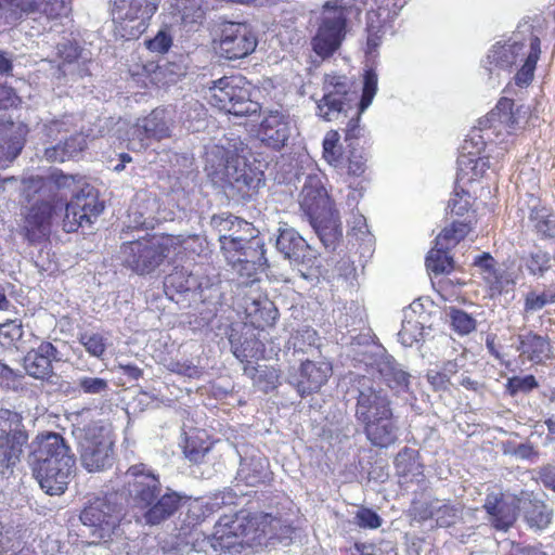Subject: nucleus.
<instances>
[{
	"label": "nucleus",
	"mask_w": 555,
	"mask_h": 555,
	"mask_svg": "<svg viewBox=\"0 0 555 555\" xmlns=\"http://www.w3.org/2000/svg\"><path fill=\"white\" fill-rule=\"evenodd\" d=\"M28 463L42 490L60 495L67 489L76 470V457L57 433L38 435L29 443Z\"/></svg>",
	"instance_id": "f257e3e1"
},
{
	"label": "nucleus",
	"mask_w": 555,
	"mask_h": 555,
	"mask_svg": "<svg viewBox=\"0 0 555 555\" xmlns=\"http://www.w3.org/2000/svg\"><path fill=\"white\" fill-rule=\"evenodd\" d=\"M205 171L214 185L234 199H250L264 184L263 172L248 165L245 156L229 157L220 146L207 152Z\"/></svg>",
	"instance_id": "f03ea898"
},
{
	"label": "nucleus",
	"mask_w": 555,
	"mask_h": 555,
	"mask_svg": "<svg viewBox=\"0 0 555 555\" xmlns=\"http://www.w3.org/2000/svg\"><path fill=\"white\" fill-rule=\"evenodd\" d=\"M301 206L308 211L310 224L327 249H335L343 236L338 211L318 179L310 178L301 190Z\"/></svg>",
	"instance_id": "7ed1b4c3"
},
{
	"label": "nucleus",
	"mask_w": 555,
	"mask_h": 555,
	"mask_svg": "<svg viewBox=\"0 0 555 555\" xmlns=\"http://www.w3.org/2000/svg\"><path fill=\"white\" fill-rule=\"evenodd\" d=\"M76 439L81 466L89 473H100L114 464V439L108 427L91 423L77 429Z\"/></svg>",
	"instance_id": "20e7f679"
},
{
	"label": "nucleus",
	"mask_w": 555,
	"mask_h": 555,
	"mask_svg": "<svg viewBox=\"0 0 555 555\" xmlns=\"http://www.w3.org/2000/svg\"><path fill=\"white\" fill-rule=\"evenodd\" d=\"M210 103L235 115L247 116L260 112L258 102L250 99V83L242 76L222 77L209 86Z\"/></svg>",
	"instance_id": "39448f33"
},
{
	"label": "nucleus",
	"mask_w": 555,
	"mask_h": 555,
	"mask_svg": "<svg viewBox=\"0 0 555 555\" xmlns=\"http://www.w3.org/2000/svg\"><path fill=\"white\" fill-rule=\"evenodd\" d=\"M346 395L357 401L354 417L362 425L392 411L388 396L367 376L350 375Z\"/></svg>",
	"instance_id": "423d86ee"
},
{
	"label": "nucleus",
	"mask_w": 555,
	"mask_h": 555,
	"mask_svg": "<svg viewBox=\"0 0 555 555\" xmlns=\"http://www.w3.org/2000/svg\"><path fill=\"white\" fill-rule=\"evenodd\" d=\"M169 254V245L157 237H143L122 243L119 250L121 264L138 275L153 273Z\"/></svg>",
	"instance_id": "0eeeda50"
},
{
	"label": "nucleus",
	"mask_w": 555,
	"mask_h": 555,
	"mask_svg": "<svg viewBox=\"0 0 555 555\" xmlns=\"http://www.w3.org/2000/svg\"><path fill=\"white\" fill-rule=\"evenodd\" d=\"M155 10L147 0H114L112 15L116 31L126 40L139 38Z\"/></svg>",
	"instance_id": "6e6552de"
},
{
	"label": "nucleus",
	"mask_w": 555,
	"mask_h": 555,
	"mask_svg": "<svg viewBox=\"0 0 555 555\" xmlns=\"http://www.w3.org/2000/svg\"><path fill=\"white\" fill-rule=\"evenodd\" d=\"M115 509L105 498H96L81 511L82 533L91 539L90 543H99L111 537L118 521Z\"/></svg>",
	"instance_id": "1a4fd4ad"
},
{
	"label": "nucleus",
	"mask_w": 555,
	"mask_h": 555,
	"mask_svg": "<svg viewBox=\"0 0 555 555\" xmlns=\"http://www.w3.org/2000/svg\"><path fill=\"white\" fill-rule=\"evenodd\" d=\"M231 253H227L224 258L227 262L242 276L251 278L258 271H264L268 268L264 243L262 238L250 235L240 242L237 247Z\"/></svg>",
	"instance_id": "9d476101"
},
{
	"label": "nucleus",
	"mask_w": 555,
	"mask_h": 555,
	"mask_svg": "<svg viewBox=\"0 0 555 555\" xmlns=\"http://www.w3.org/2000/svg\"><path fill=\"white\" fill-rule=\"evenodd\" d=\"M347 16L341 11L322 7L321 23L312 40L317 54L326 57L340 47L347 31Z\"/></svg>",
	"instance_id": "9b49d317"
},
{
	"label": "nucleus",
	"mask_w": 555,
	"mask_h": 555,
	"mask_svg": "<svg viewBox=\"0 0 555 555\" xmlns=\"http://www.w3.org/2000/svg\"><path fill=\"white\" fill-rule=\"evenodd\" d=\"M275 248L282 257L295 266L311 268L318 261V253L286 222H279Z\"/></svg>",
	"instance_id": "f8f14e48"
},
{
	"label": "nucleus",
	"mask_w": 555,
	"mask_h": 555,
	"mask_svg": "<svg viewBox=\"0 0 555 555\" xmlns=\"http://www.w3.org/2000/svg\"><path fill=\"white\" fill-rule=\"evenodd\" d=\"M257 47V37L245 23L224 22L221 26L219 51L228 60L249 55Z\"/></svg>",
	"instance_id": "ddd939ff"
},
{
	"label": "nucleus",
	"mask_w": 555,
	"mask_h": 555,
	"mask_svg": "<svg viewBox=\"0 0 555 555\" xmlns=\"http://www.w3.org/2000/svg\"><path fill=\"white\" fill-rule=\"evenodd\" d=\"M168 137H170V121L167 112L164 108H155L131 127L128 149L132 151L145 150L151 139L162 140Z\"/></svg>",
	"instance_id": "4468645a"
},
{
	"label": "nucleus",
	"mask_w": 555,
	"mask_h": 555,
	"mask_svg": "<svg viewBox=\"0 0 555 555\" xmlns=\"http://www.w3.org/2000/svg\"><path fill=\"white\" fill-rule=\"evenodd\" d=\"M125 489L135 506L146 508L160 493L158 478L145 472L144 464L133 465L125 473Z\"/></svg>",
	"instance_id": "2eb2a0df"
},
{
	"label": "nucleus",
	"mask_w": 555,
	"mask_h": 555,
	"mask_svg": "<svg viewBox=\"0 0 555 555\" xmlns=\"http://www.w3.org/2000/svg\"><path fill=\"white\" fill-rule=\"evenodd\" d=\"M325 93L318 102V114L323 119L332 121L340 115L347 117L352 101L348 83L345 77H327L325 79Z\"/></svg>",
	"instance_id": "dca6fc26"
},
{
	"label": "nucleus",
	"mask_w": 555,
	"mask_h": 555,
	"mask_svg": "<svg viewBox=\"0 0 555 555\" xmlns=\"http://www.w3.org/2000/svg\"><path fill=\"white\" fill-rule=\"evenodd\" d=\"M331 375L330 362L306 360L296 373L288 376V383L304 397L319 391Z\"/></svg>",
	"instance_id": "f3484780"
},
{
	"label": "nucleus",
	"mask_w": 555,
	"mask_h": 555,
	"mask_svg": "<svg viewBox=\"0 0 555 555\" xmlns=\"http://www.w3.org/2000/svg\"><path fill=\"white\" fill-rule=\"evenodd\" d=\"M210 228L218 234L220 249L223 256L233 251L247 232L254 229L250 223L230 214L214 215L210 219Z\"/></svg>",
	"instance_id": "a211bd4d"
},
{
	"label": "nucleus",
	"mask_w": 555,
	"mask_h": 555,
	"mask_svg": "<svg viewBox=\"0 0 555 555\" xmlns=\"http://www.w3.org/2000/svg\"><path fill=\"white\" fill-rule=\"evenodd\" d=\"M56 216L50 203L36 202L25 215L21 234L31 245L41 243L49 236L51 220Z\"/></svg>",
	"instance_id": "6ab92c4d"
},
{
	"label": "nucleus",
	"mask_w": 555,
	"mask_h": 555,
	"mask_svg": "<svg viewBox=\"0 0 555 555\" xmlns=\"http://www.w3.org/2000/svg\"><path fill=\"white\" fill-rule=\"evenodd\" d=\"M56 347L50 341H41L23 358L25 372L36 379L50 380L54 376L53 361H60Z\"/></svg>",
	"instance_id": "aec40b11"
},
{
	"label": "nucleus",
	"mask_w": 555,
	"mask_h": 555,
	"mask_svg": "<svg viewBox=\"0 0 555 555\" xmlns=\"http://www.w3.org/2000/svg\"><path fill=\"white\" fill-rule=\"evenodd\" d=\"M519 495L489 494L483 504L490 516V521L498 530L506 531L517 519Z\"/></svg>",
	"instance_id": "412c9836"
},
{
	"label": "nucleus",
	"mask_w": 555,
	"mask_h": 555,
	"mask_svg": "<svg viewBox=\"0 0 555 555\" xmlns=\"http://www.w3.org/2000/svg\"><path fill=\"white\" fill-rule=\"evenodd\" d=\"M291 132L289 116L280 111H270L261 121L259 138L267 146L279 151L285 146Z\"/></svg>",
	"instance_id": "4be33fe9"
},
{
	"label": "nucleus",
	"mask_w": 555,
	"mask_h": 555,
	"mask_svg": "<svg viewBox=\"0 0 555 555\" xmlns=\"http://www.w3.org/2000/svg\"><path fill=\"white\" fill-rule=\"evenodd\" d=\"M518 501L519 508L524 512V517L531 528L542 530L551 524L553 509L532 492L521 491Z\"/></svg>",
	"instance_id": "5701e85b"
},
{
	"label": "nucleus",
	"mask_w": 555,
	"mask_h": 555,
	"mask_svg": "<svg viewBox=\"0 0 555 555\" xmlns=\"http://www.w3.org/2000/svg\"><path fill=\"white\" fill-rule=\"evenodd\" d=\"M367 440L375 447L388 448L398 439V426L392 411L382 417L363 424Z\"/></svg>",
	"instance_id": "b1692460"
},
{
	"label": "nucleus",
	"mask_w": 555,
	"mask_h": 555,
	"mask_svg": "<svg viewBox=\"0 0 555 555\" xmlns=\"http://www.w3.org/2000/svg\"><path fill=\"white\" fill-rule=\"evenodd\" d=\"M275 519L269 514L250 515L245 513L244 533L237 541L240 545H261L266 538H271Z\"/></svg>",
	"instance_id": "393cba45"
},
{
	"label": "nucleus",
	"mask_w": 555,
	"mask_h": 555,
	"mask_svg": "<svg viewBox=\"0 0 555 555\" xmlns=\"http://www.w3.org/2000/svg\"><path fill=\"white\" fill-rule=\"evenodd\" d=\"M272 473L269 463L261 455H253L241 460L240 467L236 473V479L247 486L256 487L270 481Z\"/></svg>",
	"instance_id": "a878e982"
},
{
	"label": "nucleus",
	"mask_w": 555,
	"mask_h": 555,
	"mask_svg": "<svg viewBox=\"0 0 555 555\" xmlns=\"http://www.w3.org/2000/svg\"><path fill=\"white\" fill-rule=\"evenodd\" d=\"M48 176H31L23 179L24 193L28 201L35 198L38 195L37 202H48L53 207V211L57 215L59 211L63 210V206L66 201H60V192L56 188H48Z\"/></svg>",
	"instance_id": "bb28decb"
},
{
	"label": "nucleus",
	"mask_w": 555,
	"mask_h": 555,
	"mask_svg": "<svg viewBox=\"0 0 555 555\" xmlns=\"http://www.w3.org/2000/svg\"><path fill=\"white\" fill-rule=\"evenodd\" d=\"M12 5L28 15L46 16L49 20L66 15L68 0H11Z\"/></svg>",
	"instance_id": "cd10ccee"
},
{
	"label": "nucleus",
	"mask_w": 555,
	"mask_h": 555,
	"mask_svg": "<svg viewBox=\"0 0 555 555\" xmlns=\"http://www.w3.org/2000/svg\"><path fill=\"white\" fill-rule=\"evenodd\" d=\"M182 498L177 492H167L146 507L143 515L146 524L151 526L159 525L170 518L180 507Z\"/></svg>",
	"instance_id": "c85d7f7f"
},
{
	"label": "nucleus",
	"mask_w": 555,
	"mask_h": 555,
	"mask_svg": "<svg viewBox=\"0 0 555 555\" xmlns=\"http://www.w3.org/2000/svg\"><path fill=\"white\" fill-rule=\"evenodd\" d=\"M14 428V433H9L5 438L0 439V467H10L15 465L23 453V448L28 443V434L26 428Z\"/></svg>",
	"instance_id": "c756f323"
},
{
	"label": "nucleus",
	"mask_w": 555,
	"mask_h": 555,
	"mask_svg": "<svg viewBox=\"0 0 555 555\" xmlns=\"http://www.w3.org/2000/svg\"><path fill=\"white\" fill-rule=\"evenodd\" d=\"M374 365L379 376L390 388L398 390L409 388L410 374L403 371L391 356L380 354L375 360Z\"/></svg>",
	"instance_id": "7c9ffc66"
},
{
	"label": "nucleus",
	"mask_w": 555,
	"mask_h": 555,
	"mask_svg": "<svg viewBox=\"0 0 555 555\" xmlns=\"http://www.w3.org/2000/svg\"><path fill=\"white\" fill-rule=\"evenodd\" d=\"M245 512L235 515H224L215 526V537L220 544L231 547L242 539L244 533Z\"/></svg>",
	"instance_id": "2f4dec72"
},
{
	"label": "nucleus",
	"mask_w": 555,
	"mask_h": 555,
	"mask_svg": "<svg viewBox=\"0 0 555 555\" xmlns=\"http://www.w3.org/2000/svg\"><path fill=\"white\" fill-rule=\"evenodd\" d=\"M229 341L233 354L241 362L258 359L262 353V343L253 333H238L231 330Z\"/></svg>",
	"instance_id": "473e14b6"
},
{
	"label": "nucleus",
	"mask_w": 555,
	"mask_h": 555,
	"mask_svg": "<svg viewBox=\"0 0 555 555\" xmlns=\"http://www.w3.org/2000/svg\"><path fill=\"white\" fill-rule=\"evenodd\" d=\"M87 146V138L76 133L54 146L44 150V157L49 162H65L78 156Z\"/></svg>",
	"instance_id": "72a5a7b5"
},
{
	"label": "nucleus",
	"mask_w": 555,
	"mask_h": 555,
	"mask_svg": "<svg viewBox=\"0 0 555 555\" xmlns=\"http://www.w3.org/2000/svg\"><path fill=\"white\" fill-rule=\"evenodd\" d=\"M13 104V90L0 86V108H7ZM10 126L0 121V168L7 167L12 163L21 151V146H11L7 142V132Z\"/></svg>",
	"instance_id": "f704fd0d"
},
{
	"label": "nucleus",
	"mask_w": 555,
	"mask_h": 555,
	"mask_svg": "<svg viewBox=\"0 0 555 555\" xmlns=\"http://www.w3.org/2000/svg\"><path fill=\"white\" fill-rule=\"evenodd\" d=\"M245 311L251 324L261 328L272 326L279 315L274 302L267 297L254 299L246 305Z\"/></svg>",
	"instance_id": "c9c22d12"
},
{
	"label": "nucleus",
	"mask_w": 555,
	"mask_h": 555,
	"mask_svg": "<svg viewBox=\"0 0 555 555\" xmlns=\"http://www.w3.org/2000/svg\"><path fill=\"white\" fill-rule=\"evenodd\" d=\"M70 202L79 212V220H83L85 224H91L92 218H96L104 209L92 189H82Z\"/></svg>",
	"instance_id": "e433bc0d"
},
{
	"label": "nucleus",
	"mask_w": 555,
	"mask_h": 555,
	"mask_svg": "<svg viewBox=\"0 0 555 555\" xmlns=\"http://www.w3.org/2000/svg\"><path fill=\"white\" fill-rule=\"evenodd\" d=\"M423 519L434 518L439 527H450L459 517V509L455 506L444 504L440 500H433L425 504L421 511Z\"/></svg>",
	"instance_id": "4c0bfd02"
},
{
	"label": "nucleus",
	"mask_w": 555,
	"mask_h": 555,
	"mask_svg": "<svg viewBox=\"0 0 555 555\" xmlns=\"http://www.w3.org/2000/svg\"><path fill=\"white\" fill-rule=\"evenodd\" d=\"M525 46L519 42L512 44L494 46L488 55L490 64L501 69H507L516 63L519 55H522Z\"/></svg>",
	"instance_id": "58836bf2"
},
{
	"label": "nucleus",
	"mask_w": 555,
	"mask_h": 555,
	"mask_svg": "<svg viewBox=\"0 0 555 555\" xmlns=\"http://www.w3.org/2000/svg\"><path fill=\"white\" fill-rule=\"evenodd\" d=\"M514 102L507 98H502L496 106L479 121L482 128H492L498 121L501 125L513 128L516 119L513 113Z\"/></svg>",
	"instance_id": "ea45409f"
},
{
	"label": "nucleus",
	"mask_w": 555,
	"mask_h": 555,
	"mask_svg": "<svg viewBox=\"0 0 555 555\" xmlns=\"http://www.w3.org/2000/svg\"><path fill=\"white\" fill-rule=\"evenodd\" d=\"M522 353H528L531 361L540 362L546 357L551 350L547 339L535 334H528L520 337V346L518 348Z\"/></svg>",
	"instance_id": "a19ab883"
},
{
	"label": "nucleus",
	"mask_w": 555,
	"mask_h": 555,
	"mask_svg": "<svg viewBox=\"0 0 555 555\" xmlns=\"http://www.w3.org/2000/svg\"><path fill=\"white\" fill-rule=\"evenodd\" d=\"M385 20L382 17L380 9L371 10L366 13L367 48L372 53L380 44L385 35Z\"/></svg>",
	"instance_id": "79ce46f5"
},
{
	"label": "nucleus",
	"mask_w": 555,
	"mask_h": 555,
	"mask_svg": "<svg viewBox=\"0 0 555 555\" xmlns=\"http://www.w3.org/2000/svg\"><path fill=\"white\" fill-rule=\"evenodd\" d=\"M448 249V246L435 244L426 257L427 269L436 275L450 273L453 270V259L447 255Z\"/></svg>",
	"instance_id": "37998d69"
},
{
	"label": "nucleus",
	"mask_w": 555,
	"mask_h": 555,
	"mask_svg": "<svg viewBox=\"0 0 555 555\" xmlns=\"http://www.w3.org/2000/svg\"><path fill=\"white\" fill-rule=\"evenodd\" d=\"M318 334L314 330L305 326L297 330L288 340L295 352L306 353L318 347Z\"/></svg>",
	"instance_id": "c03bdc74"
},
{
	"label": "nucleus",
	"mask_w": 555,
	"mask_h": 555,
	"mask_svg": "<svg viewBox=\"0 0 555 555\" xmlns=\"http://www.w3.org/2000/svg\"><path fill=\"white\" fill-rule=\"evenodd\" d=\"M424 335L423 323L413 319L404 320L398 333L399 340L406 347H411L414 343L424 339Z\"/></svg>",
	"instance_id": "a18cd8bd"
},
{
	"label": "nucleus",
	"mask_w": 555,
	"mask_h": 555,
	"mask_svg": "<svg viewBox=\"0 0 555 555\" xmlns=\"http://www.w3.org/2000/svg\"><path fill=\"white\" fill-rule=\"evenodd\" d=\"M468 233L467 224L453 221L450 228H446L436 238L437 246H454Z\"/></svg>",
	"instance_id": "49530a36"
},
{
	"label": "nucleus",
	"mask_w": 555,
	"mask_h": 555,
	"mask_svg": "<svg viewBox=\"0 0 555 555\" xmlns=\"http://www.w3.org/2000/svg\"><path fill=\"white\" fill-rule=\"evenodd\" d=\"M46 185L48 188H56L57 192H60V201H66L67 193L74 192L76 177L54 170L48 176V183Z\"/></svg>",
	"instance_id": "de8ad7c7"
},
{
	"label": "nucleus",
	"mask_w": 555,
	"mask_h": 555,
	"mask_svg": "<svg viewBox=\"0 0 555 555\" xmlns=\"http://www.w3.org/2000/svg\"><path fill=\"white\" fill-rule=\"evenodd\" d=\"M190 287V276L183 270H175L165 276L164 289L166 295L171 298L175 294L189 291Z\"/></svg>",
	"instance_id": "09e8293b"
},
{
	"label": "nucleus",
	"mask_w": 555,
	"mask_h": 555,
	"mask_svg": "<svg viewBox=\"0 0 555 555\" xmlns=\"http://www.w3.org/2000/svg\"><path fill=\"white\" fill-rule=\"evenodd\" d=\"M547 304H555V291L553 288L544 289L542 293L529 292L525 299V311H538Z\"/></svg>",
	"instance_id": "8fccbe9b"
},
{
	"label": "nucleus",
	"mask_w": 555,
	"mask_h": 555,
	"mask_svg": "<svg viewBox=\"0 0 555 555\" xmlns=\"http://www.w3.org/2000/svg\"><path fill=\"white\" fill-rule=\"evenodd\" d=\"M245 373L251 376L255 383L266 382V390L274 389L280 384L278 371L273 367L264 366L261 369L245 367Z\"/></svg>",
	"instance_id": "3c124183"
},
{
	"label": "nucleus",
	"mask_w": 555,
	"mask_h": 555,
	"mask_svg": "<svg viewBox=\"0 0 555 555\" xmlns=\"http://www.w3.org/2000/svg\"><path fill=\"white\" fill-rule=\"evenodd\" d=\"M377 91V74L370 69L365 72L363 91L359 103V114H362L372 103Z\"/></svg>",
	"instance_id": "603ef678"
},
{
	"label": "nucleus",
	"mask_w": 555,
	"mask_h": 555,
	"mask_svg": "<svg viewBox=\"0 0 555 555\" xmlns=\"http://www.w3.org/2000/svg\"><path fill=\"white\" fill-rule=\"evenodd\" d=\"M79 343L93 357L101 358L106 350L105 338L99 333H83L79 336Z\"/></svg>",
	"instance_id": "864d4df0"
},
{
	"label": "nucleus",
	"mask_w": 555,
	"mask_h": 555,
	"mask_svg": "<svg viewBox=\"0 0 555 555\" xmlns=\"http://www.w3.org/2000/svg\"><path fill=\"white\" fill-rule=\"evenodd\" d=\"M24 428L23 416L8 409H0V439L5 438L14 428Z\"/></svg>",
	"instance_id": "5fc2aeb1"
},
{
	"label": "nucleus",
	"mask_w": 555,
	"mask_h": 555,
	"mask_svg": "<svg viewBox=\"0 0 555 555\" xmlns=\"http://www.w3.org/2000/svg\"><path fill=\"white\" fill-rule=\"evenodd\" d=\"M214 506L215 504H204L198 500L193 501L189 505L185 521L189 526H196L214 513Z\"/></svg>",
	"instance_id": "6e6d98bb"
},
{
	"label": "nucleus",
	"mask_w": 555,
	"mask_h": 555,
	"mask_svg": "<svg viewBox=\"0 0 555 555\" xmlns=\"http://www.w3.org/2000/svg\"><path fill=\"white\" fill-rule=\"evenodd\" d=\"M450 318L453 328L460 334H468L476 327L475 319L463 310L452 309Z\"/></svg>",
	"instance_id": "4d7b16f0"
},
{
	"label": "nucleus",
	"mask_w": 555,
	"mask_h": 555,
	"mask_svg": "<svg viewBox=\"0 0 555 555\" xmlns=\"http://www.w3.org/2000/svg\"><path fill=\"white\" fill-rule=\"evenodd\" d=\"M63 209L62 228L65 232L72 233L77 231L79 227H83L85 222L79 220V212H77L72 202L65 203Z\"/></svg>",
	"instance_id": "13d9d810"
},
{
	"label": "nucleus",
	"mask_w": 555,
	"mask_h": 555,
	"mask_svg": "<svg viewBox=\"0 0 555 555\" xmlns=\"http://www.w3.org/2000/svg\"><path fill=\"white\" fill-rule=\"evenodd\" d=\"M78 386L88 395H101L108 391V382L100 377H81L78 380Z\"/></svg>",
	"instance_id": "bf43d9fd"
},
{
	"label": "nucleus",
	"mask_w": 555,
	"mask_h": 555,
	"mask_svg": "<svg viewBox=\"0 0 555 555\" xmlns=\"http://www.w3.org/2000/svg\"><path fill=\"white\" fill-rule=\"evenodd\" d=\"M538 383L532 375L525 377H512L507 382V391L509 395L515 396L517 392H528L535 388Z\"/></svg>",
	"instance_id": "052dcab7"
},
{
	"label": "nucleus",
	"mask_w": 555,
	"mask_h": 555,
	"mask_svg": "<svg viewBox=\"0 0 555 555\" xmlns=\"http://www.w3.org/2000/svg\"><path fill=\"white\" fill-rule=\"evenodd\" d=\"M538 62V54L529 53L527 56L525 64L522 67L518 70V73L515 76L516 83L518 86L528 85L532 78H533V70L535 68Z\"/></svg>",
	"instance_id": "680f3d73"
},
{
	"label": "nucleus",
	"mask_w": 555,
	"mask_h": 555,
	"mask_svg": "<svg viewBox=\"0 0 555 555\" xmlns=\"http://www.w3.org/2000/svg\"><path fill=\"white\" fill-rule=\"evenodd\" d=\"M469 199L470 196L466 191H455L454 197L450 199L448 207L450 208L452 214L456 216H463L465 212L468 211L470 207Z\"/></svg>",
	"instance_id": "e2e57ef3"
},
{
	"label": "nucleus",
	"mask_w": 555,
	"mask_h": 555,
	"mask_svg": "<svg viewBox=\"0 0 555 555\" xmlns=\"http://www.w3.org/2000/svg\"><path fill=\"white\" fill-rule=\"evenodd\" d=\"M145 44L152 52L166 53L172 44V38L166 31L159 30L153 39L146 40Z\"/></svg>",
	"instance_id": "0e129e2a"
},
{
	"label": "nucleus",
	"mask_w": 555,
	"mask_h": 555,
	"mask_svg": "<svg viewBox=\"0 0 555 555\" xmlns=\"http://www.w3.org/2000/svg\"><path fill=\"white\" fill-rule=\"evenodd\" d=\"M23 334V326L15 320L8 321L0 324V337L7 339V344L12 345L13 341L18 340Z\"/></svg>",
	"instance_id": "69168bd1"
},
{
	"label": "nucleus",
	"mask_w": 555,
	"mask_h": 555,
	"mask_svg": "<svg viewBox=\"0 0 555 555\" xmlns=\"http://www.w3.org/2000/svg\"><path fill=\"white\" fill-rule=\"evenodd\" d=\"M357 524L363 528L375 529L382 524L380 517L369 508H362L356 514Z\"/></svg>",
	"instance_id": "338daca9"
},
{
	"label": "nucleus",
	"mask_w": 555,
	"mask_h": 555,
	"mask_svg": "<svg viewBox=\"0 0 555 555\" xmlns=\"http://www.w3.org/2000/svg\"><path fill=\"white\" fill-rule=\"evenodd\" d=\"M494 259L488 253L478 256L474 261L475 266L481 268L486 273H488L486 279L489 281V283L499 282L496 272L494 270Z\"/></svg>",
	"instance_id": "774afa93"
}]
</instances>
